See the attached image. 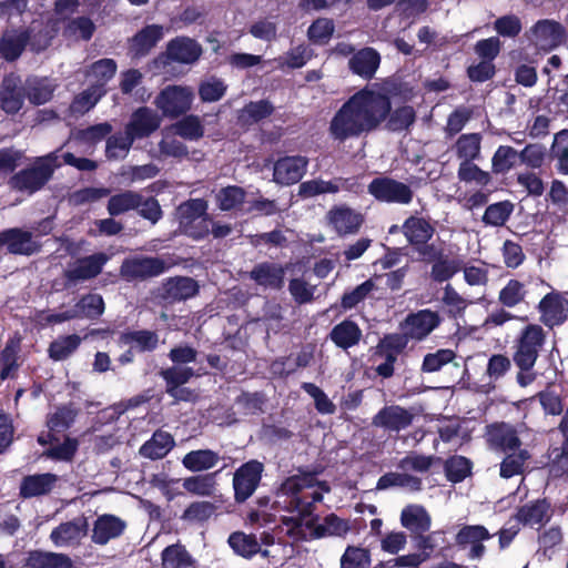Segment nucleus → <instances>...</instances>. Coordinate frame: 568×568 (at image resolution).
I'll return each instance as SVG.
<instances>
[{
    "label": "nucleus",
    "instance_id": "nucleus-62",
    "mask_svg": "<svg viewBox=\"0 0 568 568\" xmlns=\"http://www.w3.org/2000/svg\"><path fill=\"white\" fill-rule=\"evenodd\" d=\"M64 560V554L32 550L24 562L26 568H55Z\"/></svg>",
    "mask_w": 568,
    "mask_h": 568
},
{
    "label": "nucleus",
    "instance_id": "nucleus-49",
    "mask_svg": "<svg viewBox=\"0 0 568 568\" xmlns=\"http://www.w3.org/2000/svg\"><path fill=\"white\" fill-rule=\"evenodd\" d=\"M173 129L175 134L189 141H197L204 136V126L194 114L184 115L173 124Z\"/></svg>",
    "mask_w": 568,
    "mask_h": 568
},
{
    "label": "nucleus",
    "instance_id": "nucleus-26",
    "mask_svg": "<svg viewBox=\"0 0 568 568\" xmlns=\"http://www.w3.org/2000/svg\"><path fill=\"white\" fill-rule=\"evenodd\" d=\"M200 286L196 280L189 276L168 278L162 285V297L170 302L189 300L199 294Z\"/></svg>",
    "mask_w": 568,
    "mask_h": 568
},
{
    "label": "nucleus",
    "instance_id": "nucleus-20",
    "mask_svg": "<svg viewBox=\"0 0 568 568\" xmlns=\"http://www.w3.org/2000/svg\"><path fill=\"white\" fill-rule=\"evenodd\" d=\"M327 220L341 236L357 233L364 223V216L347 205L333 206L327 212Z\"/></svg>",
    "mask_w": 568,
    "mask_h": 568
},
{
    "label": "nucleus",
    "instance_id": "nucleus-50",
    "mask_svg": "<svg viewBox=\"0 0 568 568\" xmlns=\"http://www.w3.org/2000/svg\"><path fill=\"white\" fill-rule=\"evenodd\" d=\"M550 156L556 160L557 172L568 175V130H561L555 135Z\"/></svg>",
    "mask_w": 568,
    "mask_h": 568
},
{
    "label": "nucleus",
    "instance_id": "nucleus-6",
    "mask_svg": "<svg viewBox=\"0 0 568 568\" xmlns=\"http://www.w3.org/2000/svg\"><path fill=\"white\" fill-rule=\"evenodd\" d=\"M443 317L437 311L423 308L408 313L399 323L400 332L408 341L423 342L440 326Z\"/></svg>",
    "mask_w": 568,
    "mask_h": 568
},
{
    "label": "nucleus",
    "instance_id": "nucleus-7",
    "mask_svg": "<svg viewBox=\"0 0 568 568\" xmlns=\"http://www.w3.org/2000/svg\"><path fill=\"white\" fill-rule=\"evenodd\" d=\"M264 473V464L257 459H250L243 463L233 474L234 500L243 504L258 488Z\"/></svg>",
    "mask_w": 568,
    "mask_h": 568
},
{
    "label": "nucleus",
    "instance_id": "nucleus-39",
    "mask_svg": "<svg viewBox=\"0 0 568 568\" xmlns=\"http://www.w3.org/2000/svg\"><path fill=\"white\" fill-rule=\"evenodd\" d=\"M442 304L448 318L458 321L465 315L469 302L463 297L450 284L443 290Z\"/></svg>",
    "mask_w": 568,
    "mask_h": 568
},
{
    "label": "nucleus",
    "instance_id": "nucleus-61",
    "mask_svg": "<svg viewBox=\"0 0 568 568\" xmlns=\"http://www.w3.org/2000/svg\"><path fill=\"white\" fill-rule=\"evenodd\" d=\"M273 112L274 105L268 100L251 101L243 108L240 118L245 123L252 124L271 116Z\"/></svg>",
    "mask_w": 568,
    "mask_h": 568
},
{
    "label": "nucleus",
    "instance_id": "nucleus-36",
    "mask_svg": "<svg viewBox=\"0 0 568 568\" xmlns=\"http://www.w3.org/2000/svg\"><path fill=\"white\" fill-rule=\"evenodd\" d=\"M81 342V337L77 334L59 336L49 344V358L54 362L68 359L79 348Z\"/></svg>",
    "mask_w": 568,
    "mask_h": 568
},
{
    "label": "nucleus",
    "instance_id": "nucleus-16",
    "mask_svg": "<svg viewBox=\"0 0 568 568\" xmlns=\"http://www.w3.org/2000/svg\"><path fill=\"white\" fill-rule=\"evenodd\" d=\"M308 159L302 155L280 158L273 168V180L282 185H292L302 180L306 173Z\"/></svg>",
    "mask_w": 568,
    "mask_h": 568
},
{
    "label": "nucleus",
    "instance_id": "nucleus-47",
    "mask_svg": "<svg viewBox=\"0 0 568 568\" xmlns=\"http://www.w3.org/2000/svg\"><path fill=\"white\" fill-rule=\"evenodd\" d=\"M505 454L506 456L500 463V477L508 479L523 474L525 463L530 458L529 452L527 449L519 448Z\"/></svg>",
    "mask_w": 568,
    "mask_h": 568
},
{
    "label": "nucleus",
    "instance_id": "nucleus-11",
    "mask_svg": "<svg viewBox=\"0 0 568 568\" xmlns=\"http://www.w3.org/2000/svg\"><path fill=\"white\" fill-rule=\"evenodd\" d=\"M168 268L164 260L158 256H140L123 261L120 273L128 280H146L163 274Z\"/></svg>",
    "mask_w": 568,
    "mask_h": 568
},
{
    "label": "nucleus",
    "instance_id": "nucleus-31",
    "mask_svg": "<svg viewBox=\"0 0 568 568\" xmlns=\"http://www.w3.org/2000/svg\"><path fill=\"white\" fill-rule=\"evenodd\" d=\"M173 436L164 430L158 429L151 438L140 447V455L155 460L165 457L174 447Z\"/></svg>",
    "mask_w": 568,
    "mask_h": 568
},
{
    "label": "nucleus",
    "instance_id": "nucleus-64",
    "mask_svg": "<svg viewBox=\"0 0 568 568\" xmlns=\"http://www.w3.org/2000/svg\"><path fill=\"white\" fill-rule=\"evenodd\" d=\"M456 357V353L449 348H440L435 353H428L424 356L422 363V372L435 373L440 371L445 365L453 362Z\"/></svg>",
    "mask_w": 568,
    "mask_h": 568
},
{
    "label": "nucleus",
    "instance_id": "nucleus-52",
    "mask_svg": "<svg viewBox=\"0 0 568 568\" xmlns=\"http://www.w3.org/2000/svg\"><path fill=\"white\" fill-rule=\"evenodd\" d=\"M564 541V535L559 526H551L538 535L539 548L537 554L550 560L555 554V548Z\"/></svg>",
    "mask_w": 568,
    "mask_h": 568
},
{
    "label": "nucleus",
    "instance_id": "nucleus-9",
    "mask_svg": "<svg viewBox=\"0 0 568 568\" xmlns=\"http://www.w3.org/2000/svg\"><path fill=\"white\" fill-rule=\"evenodd\" d=\"M108 260V255L102 252L77 258L74 263L63 271L64 288H70L80 282L95 278L102 273Z\"/></svg>",
    "mask_w": 568,
    "mask_h": 568
},
{
    "label": "nucleus",
    "instance_id": "nucleus-8",
    "mask_svg": "<svg viewBox=\"0 0 568 568\" xmlns=\"http://www.w3.org/2000/svg\"><path fill=\"white\" fill-rule=\"evenodd\" d=\"M367 192L378 202L407 205L413 201L412 187L389 176L374 178L367 185Z\"/></svg>",
    "mask_w": 568,
    "mask_h": 568
},
{
    "label": "nucleus",
    "instance_id": "nucleus-56",
    "mask_svg": "<svg viewBox=\"0 0 568 568\" xmlns=\"http://www.w3.org/2000/svg\"><path fill=\"white\" fill-rule=\"evenodd\" d=\"M375 288V283L373 280H366L361 283L351 291H346L343 293L341 297L339 307L343 312L353 310L357 307V305L364 302L369 293Z\"/></svg>",
    "mask_w": 568,
    "mask_h": 568
},
{
    "label": "nucleus",
    "instance_id": "nucleus-37",
    "mask_svg": "<svg viewBox=\"0 0 568 568\" xmlns=\"http://www.w3.org/2000/svg\"><path fill=\"white\" fill-rule=\"evenodd\" d=\"M219 459V454L211 449H197L185 454L182 464L187 470L199 473L213 468Z\"/></svg>",
    "mask_w": 568,
    "mask_h": 568
},
{
    "label": "nucleus",
    "instance_id": "nucleus-63",
    "mask_svg": "<svg viewBox=\"0 0 568 568\" xmlns=\"http://www.w3.org/2000/svg\"><path fill=\"white\" fill-rule=\"evenodd\" d=\"M371 552L368 549L348 546L341 557V568H369Z\"/></svg>",
    "mask_w": 568,
    "mask_h": 568
},
{
    "label": "nucleus",
    "instance_id": "nucleus-13",
    "mask_svg": "<svg viewBox=\"0 0 568 568\" xmlns=\"http://www.w3.org/2000/svg\"><path fill=\"white\" fill-rule=\"evenodd\" d=\"M485 439L495 452L509 453L521 447V439L515 426L505 422H495L485 427Z\"/></svg>",
    "mask_w": 568,
    "mask_h": 568
},
{
    "label": "nucleus",
    "instance_id": "nucleus-46",
    "mask_svg": "<svg viewBox=\"0 0 568 568\" xmlns=\"http://www.w3.org/2000/svg\"><path fill=\"white\" fill-rule=\"evenodd\" d=\"M462 264L463 262L459 258H450L445 255L443 258L432 263L429 277L438 284L448 282L462 270Z\"/></svg>",
    "mask_w": 568,
    "mask_h": 568
},
{
    "label": "nucleus",
    "instance_id": "nucleus-28",
    "mask_svg": "<svg viewBox=\"0 0 568 568\" xmlns=\"http://www.w3.org/2000/svg\"><path fill=\"white\" fill-rule=\"evenodd\" d=\"M58 476L52 473L27 475L21 479L19 496L22 499L44 496L52 491Z\"/></svg>",
    "mask_w": 568,
    "mask_h": 568
},
{
    "label": "nucleus",
    "instance_id": "nucleus-53",
    "mask_svg": "<svg viewBox=\"0 0 568 568\" xmlns=\"http://www.w3.org/2000/svg\"><path fill=\"white\" fill-rule=\"evenodd\" d=\"M527 291L525 284L518 280L511 278L499 291L498 302L508 308H513L525 301Z\"/></svg>",
    "mask_w": 568,
    "mask_h": 568
},
{
    "label": "nucleus",
    "instance_id": "nucleus-1",
    "mask_svg": "<svg viewBox=\"0 0 568 568\" xmlns=\"http://www.w3.org/2000/svg\"><path fill=\"white\" fill-rule=\"evenodd\" d=\"M390 98L387 93L367 87L351 95L329 122V134L344 142L351 138L376 131L387 119Z\"/></svg>",
    "mask_w": 568,
    "mask_h": 568
},
{
    "label": "nucleus",
    "instance_id": "nucleus-24",
    "mask_svg": "<svg viewBox=\"0 0 568 568\" xmlns=\"http://www.w3.org/2000/svg\"><path fill=\"white\" fill-rule=\"evenodd\" d=\"M400 230L408 244L414 250L422 244L428 243L436 232L435 226L429 222V220L415 215L408 216L404 221Z\"/></svg>",
    "mask_w": 568,
    "mask_h": 568
},
{
    "label": "nucleus",
    "instance_id": "nucleus-38",
    "mask_svg": "<svg viewBox=\"0 0 568 568\" xmlns=\"http://www.w3.org/2000/svg\"><path fill=\"white\" fill-rule=\"evenodd\" d=\"M79 414V409L72 403L57 407L54 413L47 418V427L54 433H63L71 428Z\"/></svg>",
    "mask_w": 568,
    "mask_h": 568
},
{
    "label": "nucleus",
    "instance_id": "nucleus-5",
    "mask_svg": "<svg viewBox=\"0 0 568 568\" xmlns=\"http://www.w3.org/2000/svg\"><path fill=\"white\" fill-rule=\"evenodd\" d=\"M547 344V332L540 324L528 323L515 336L513 342V362L526 366L536 364Z\"/></svg>",
    "mask_w": 568,
    "mask_h": 568
},
{
    "label": "nucleus",
    "instance_id": "nucleus-45",
    "mask_svg": "<svg viewBox=\"0 0 568 568\" xmlns=\"http://www.w3.org/2000/svg\"><path fill=\"white\" fill-rule=\"evenodd\" d=\"M104 94L105 89L101 85H91L73 98L70 110L74 114H84L94 108Z\"/></svg>",
    "mask_w": 568,
    "mask_h": 568
},
{
    "label": "nucleus",
    "instance_id": "nucleus-23",
    "mask_svg": "<svg viewBox=\"0 0 568 568\" xmlns=\"http://www.w3.org/2000/svg\"><path fill=\"white\" fill-rule=\"evenodd\" d=\"M88 528L87 518L79 516L53 528L50 539L58 547L73 545L87 535Z\"/></svg>",
    "mask_w": 568,
    "mask_h": 568
},
{
    "label": "nucleus",
    "instance_id": "nucleus-48",
    "mask_svg": "<svg viewBox=\"0 0 568 568\" xmlns=\"http://www.w3.org/2000/svg\"><path fill=\"white\" fill-rule=\"evenodd\" d=\"M122 344H136L140 352H152L158 347L159 336L149 329L129 331L120 336Z\"/></svg>",
    "mask_w": 568,
    "mask_h": 568
},
{
    "label": "nucleus",
    "instance_id": "nucleus-21",
    "mask_svg": "<svg viewBox=\"0 0 568 568\" xmlns=\"http://www.w3.org/2000/svg\"><path fill=\"white\" fill-rule=\"evenodd\" d=\"M125 528L126 523L120 517L111 514L100 515L94 520L91 540L95 545L104 546L123 535Z\"/></svg>",
    "mask_w": 568,
    "mask_h": 568
},
{
    "label": "nucleus",
    "instance_id": "nucleus-43",
    "mask_svg": "<svg viewBox=\"0 0 568 568\" xmlns=\"http://www.w3.org/2000/svg\"><path fill=\"white\" fill-rule=\"evenodd\" d=\"M480 133H465L455 143L456 155L462 162H473L480 155Z\"/></svg>",
    "mask_w": 568,
    "mask_h": 568
},
{
    "label": "nucleus",
    "instance_id": "nucleus-19",
    "mask_svg": "<svg viewBox=\"0 0 568 568\" xmlns=\"http://www.w3.org/2000/svg\"><path fill=\"white\" fill-rule=\"evenodd\" d=\"M567 301L557 292L546 294L537 308L540 313V323L548 328L559 326L567 321Z\"/></svg>",
    "mask_w": 568,
    "mask_h": 568
},
{
    "label": "nucleus",
    "instance_id": "nucleus-12",
    "mask_svg": "<svg viewBox=\"0 0 568 568\" xmlns=\"http://www.w3.org/2000/svg\"><path fill=\"white\" fill-rule=\"evenodd\" d=\"M493 535L483 525H465L455 536V545L460 550H467L469 559H481L485 556L486 547L484 541L489 540Z\"/></svg>",
    "mask_w": 568,
    "mask_h": 568
},
{
    "label": "nucleus",
    "instance_id": "nucleus-3",
    "mask_svg": "<svg viewBox=\"0 0 568 568\" xmlns=\"http://www.w3.org/2000/svg\"><path fill=\"white\" fill-rule=\"evenodd\" d=\"M106 210L111 216L138 211L141 217L150 221L152 224L160 221L163 215L161 205L154 196L144 197L141 193L132 190L121 191L111 195L108 200Z\"/></svg>",
    "mask_w": 568,
    "mask_h": 568
},
{
    "label": "nucleus",
    "instance_id": "nucleus-34",
    "mask_svg": "<svg viewBox=\"0 0 568 568\" xmlns=\"http://www.w3.org/2000/svg\"><path fill=\"white\" fill-rule=\"evenodd\" d=\"M72 311L78 315V320L98 321L105 311V303L102 295L88 293L79 298Z\"/></svg>",
    "mask_w": 568,
    "mask_h": 568
},
{
    "label": "nucleus",
    "instance_id": "nucleus-29",
    "mask_svg": "<svg viewBox=\"0 0 568 568\" xmlns=\"http://www.w3.org/2000/svg\"><path fill=\"white\" fill-rule=\"evenodd\" d=\"M362 336L363 333L359 325L351 318H345L333 326L328 334V338L332 343L344 351L358 345Z\"/></svg>",
    "mask_w": 568,
    "mask_h": 568
},
{
    "label": "nucleus",
    "instance_id": "nucleus-14",
    "mask_svg": "<svg viewBox=\"0 0 568 568\" xmlns=\"http://www.w3.org/2000/svg\"><path fill=\"white\" fill-rule=\"evenodd\" d=\"M6 245L7 251L13 255L31 256L41 251L42 245L33 239L30 231L11 227L0 232V247Z\"/></svg>",
    "mask_w": 568,
    "mask_h": 568
},
{
    "label": "nucleus",
    "instance_id": "nucleus-55",
    "mask_svg": "<svg viewBox=\"0 0 568 568\" xmlns=\"http://www.w3.org/2000/svg\"><path fill=\"white\" fill-rule=\"evenodd\" d=\"M133 143V138L125 131L112 134L106 140L105 156L109 160L124 159Z\"/></svg>",
    "mask_w": 568,
    "mask_h": 568
},
{
    "label": "nucleus",
    "instance_id": "nucleus-4",
    "mask_svg": "<svg viewBox=\"0 0 568 568\" xmlns=\"http://www.w3.org/2000/svg\"><path fill=\"white\" fill-rule=\"evenodd\" d=\"M204 199H190L178 206L179 229L187 237L200 241L211 233L213 220Z\"/></svg>",
    "mask_w": 568,
    "mask_h": 568
},
{
    "label": "nucleus",
    "instance_id": "nucleus-44",
    "mask_svg": "<svg viewBox=\"0 0 568 568\" xmlns=\"http://www.w3.org/2000/svg\"><path fill=\"white\" fill-rule=\"evenodd\" d=\"M389 487H409L412 491H419L423 488V481L414 475L390 471L381 476L376 485V488L379 490Z\"/></svg>",
    "mask_w": 568,
    "mask_h": 568
},
{
    "label": "nucleus",
    "instance_id": "nucleus-59",
    "mask_svg": "<svg viewBox=\"0 0 568 568\" xmlns=\"http://www.w3.org/2000/svg\"><path fill=\"white\" fill-rule=\"evenodd\" d=\"M342 180V178H337L334 181H324L321 179L305 181L300 184L298 194L306 199L324 193H337L341 189L337 182Z\"/></svg>",
    "mask_w": 568,
    "mask_h": 568
},
{
    "label": "nucleus",
    "instance_id": "nucleus-18",
    "mask_svg": "<svg viewBox=\"0 0 568 568\" xmlns=\"http://www.w3.org/2000/svg\"><path fill=\"white\" fill-rule=\"evenodd\" d=\"M305 529L310 532L311 539H321L331 536H345L349 530L347 520L339 518L332 513L323 518L320 523L318 515L312 516L304 523Z\"/></svg>",
    "mask_w": 568,
    "mask_h": 568
},
{
    "label": "nucleus",
    "instance_id": "nucleus-10",
    "mask_svg": "<svg viewBox=\"0 0 568 568\" xmlns=\"http://www.w3.org/2000/svg\"><path fill=\"white\" fill-rule=\"evenodd\" d=\"M192 100L193 94L189 89L168 85L159 93L154 103L164 116L176 119L191 109Z\"/></svg>",
    "mask_w": 568,
    "mask_h": 568
},
{
    "label": "nucleus",
    "instance_id": "nucleus-15",
    "mask_svg": "<svg viewBox=\"0 0 568 568\" xmlns=\"http://www.w3.org/2000/svg\"><path fill=\"white\" fill-rule=\"evenodd\" d=\"M162 118L156 111L149 106H139L132 112L124 129L135 141L150 138L159 130Z\"/></svg>",
    "mask_w": 568,
    "mask_h": 568
},
{
    "label": "nucleus",
    "instance_id": "nucleus-17",
    "mask_svg": "<svg viewBox=\"0 0 568 568\" xmlns=\"http://www.w3.org/2000/svg\"><path fill=\"white\" fill-rule=\"evenodd\" d=\"M414 414L400 405H386L373 417L372 424L386 432L399 433L413 424Z\"/></svg>",
    "mask_w": 568,
    "mask_h": 568
},
{
    "label": "nucleus",
    "instance_id": "nucleus-25",
    "mask_svg": "<svg viewBox=\"0 0 568 568\" xmlns=\"http://www.w3.org/2000/svg\"><path fill=\"white\" fill-rule=\"evenodd\" d=\"M248 276L258 286L281 290L284 286L285 268L278 263L261 262L252 268Z\"/></svg>",
    "mask_w": 568,
    "mask_h": 568
},
{
    "label": "nucleus",
    "instance_id": "nucleus-40",
    "mask_svg": "<svg viewBox=\"0 0 568 568\" xmlns=\"http://www.w3.org/2000/svg\"><path fill=\"white\" fill-rule=\"evenodd\" d=\"M415 121V109L412 105H402L395 110L390 109L384 123L385 128L390 132H403L409 130Z\"/></svg>",
    "mask_w": 568,
    "mask_h": 568
},
{
    "label": "nucleus",
    "instance_id": "nucleus-22",
    "mask_svg": "<svg viewBox=\"0 0 568 568\" xmlns=\"http://www.w3.org/2000/svg\"><path fill=\"white\" fill-rule=\"evenodd\" d=\"M26 98V88L21 85L20 79L14 75L4 77L0 89L2 111L10 115L17 114L22 109Z\"/></svg>",
    "mask_w": 568,
    "mask_h": 568
},
{
    "label": "nucleus",
    "instance_id": "nucleus-32",
    "mask_svg": "<svg viewBox=\"0 0 568 568\" xmlns=\"http://www.w3.org/2000/svg\"><path fill=\"white\" fill-rule=\"evenodd\" d=\"M381 63L378 52L373 48H364L349 59V69L353 73L371 79Z\"/></svg>",
    "mask_w": 568,
    "mask_h": 568
},
{
    "label": "nucleus",
    "instance_id": "nucleus-35",
    "mask_svg": "<svg viewBox=\"0 0 568 568\" xmlns=\"http://www.w3.org/2000/svg\"><path fill=\"white\" fill-rule=\"evenodd\" d=\"M227 544L237 556L246 559L261 552V545L254 534L234 531L229 536Z\"/></svg>",
    "mask_w": 568,
    "mask_h": 568
},
{
    "label": "nucleus",
    "instance_id": "nucleus-60",
    "mask_svg": "<svg viewBox=\"0 0 568 568\" xmlns=\"http://www.w3.org/2000/svg\"><path fill=\"white\" fill-rule=\"evenodd\" d=\"M246 192L237 185H227L222 187L216 194V201L220 210L232 211L244 203Z\"/></svg>",
    "mask_w": 568,
    "mask_h": 568
},
{
    "label": "nucleus",
    "instance_id": "nucleus-30",
    "mask_svg": "<svg viewBox=\"0 0 568 568\" xmlns=\"http://www.w3.org/2000/svg\"><path fill=\"white\" fill-rule=\"evenodd\" d=\"M201 53V45L192 38H173L166 48L168 58L181 63H192Z\"/></svg>",
    "mask_w": 568,
    "mask_h": 568
},
{
    "label": "nucleus",
    "instance_id": "nucleus-27",
    "mask_svg": "<svg viewBox=\"0 0 568 568\" xmlns=\"http://www.w3.org/2000/svg\"><path fill=\"white\" fill-rule=\"evenodd\" d=\"M515 518L524 526L545 525L551 518V505L546 498L531 500L518 507Z\"/></svg>",
    "mask_w": 568,
    "mask_h": 568
},
{
    "label": "nucleus",
    "instance_id": "nucleus-54",
    "mask_svg": "<svg viewBox=\"0 0 568 568\" xmlns=\"http://www.w3.org/2000/svg\"><path fill=\"white\" fill-rule=\"evenodd\" d=\"M216 511V506L207 500L191 503L181 515V519L192 524L207 521Z\"/></svg>",
    "mask_w": 568,
    "mask_h": 568
},
{
    "label": "nucleus",
    "instance_id": "nucleus-33",
    "mask_svg": "<svg viewBox=\"0 0 568 568\" xmlns=\"http://www.w3.org/2000/svg\"><path fill=\"white\" fill-rule=\"evenodd\" d=\"M400 524L414 535L427 532L430 528L432 519L423 506L408 505L402 510Z\"/></svg>",
    "mask_w": 568,
    "mask_h": 568
},
{
    "label": "nucleus",
    "instance_id": "nucleus-51",
    "mask_svg": "<svg viewBox=\"0 0 568 568\" xmlns=\"http://www.w3.org/2000/svg\"><path fill=\"white\" fill-rule=\"evenodd\" d=\"M518 158L519 152L513 146L499 145L491 158V172L495 174L508 173L516 165Z\"/></svg>",
    "mask_w": 568,
    "mask_h": 568
},
{
    "label": "nucleus",
    "instance_id": "nucleus-42",
    "mask_svg": "<svg viewBox=\"0 0 568 568\" xmlns=\"http://www.w3.org/2000/svg\"><path fill=\"white\" fill-rule=\"evenodd\" d=\"M446 479L453 484L465 480L473 469V463L465 456L454 455L442 462Z\"/></svg>",
    "mask_w": 568,
    "mask_h": 568
},
{
    "label": "nucleus",
    "instance_id": "nucleus-58",
    "mask_svg": "<svg viewBox=\"0 0 568 568\" xmlns=\"http://www.w3.org/2000/svg\"><path fill=\"white\" fill-rule=\"evenodd\" d=\"M457 176L462 182H474L481 187L490 184L493 180L489 172L481 170L474 162H460Z\"/></svg>",
    "mask_w": 568,
    "mask_h": 568
},
{
    "label": "nucleus",
    "instance_id": "nucleus-2",
    "mask_svg": "<svg viewBox=\"0 0 568 568\" xmlns=\"http://www.w3.org/2000/svg\"><path fill=\"white\" fill-rule=\"evenodd\" d=\"M59 166L55 152L38 156L32 164L13 173L8 180V185L16 192L32 195L49 183Z\"/></svg>",
    "mask_w": 568,
    "mask_h": 568
},
{
    "label": "nucleus",
    "instance_id": "nucleus-57",
    "mask_svg": "<svg viewBox=\"0 0 568 568\" xmlns=\"http://www.w3.org/2000/svg\"><path fill=\"white\" fill-rule=\"evenodd\" d=\"M514 204L510 201H501L486 207L481 221L486 225L503 226L510 217Z\"/></svg>",
    "mask_w": 568,
    "mask_h": 568
},
{
    "label": "nucleus",
    "instance_id": "nucleus-41",
    "mask_svg": "<svg viewBox=\"0 0 568 568\" xmlns=\"http://www.w3.org/2000/svg\"><path fill=\"white\" fill-rule=\"evenodd\" d=\"M163 568H189L194 564L185 546L176 542L165 547L161 552Z\"/></svg>",
    "mask_w": 568,
    "mask_h": 568
}]
</instances>
